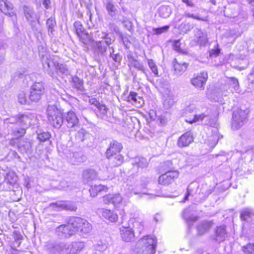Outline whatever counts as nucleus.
<instances>
[{"mask_svg": "<svg viewBox=\"0 0 254 254\" xmlns=\"http://www.w3.org/2000/svg\"><path fill=\"white\" fill-rule=\"evenodd\" d=\"M193 141L192 134L190 131H187L182 135L178 139L177 145L183 148L188 146Z\"/></svg>", "mask_w": 254, "mask_h": 254, "instance_id": "dca6fc26", "label": "nucleus"}, {"mask_svg": "<svg viewBox=\"0 0 254 254\" xmlns=\"http://www.w3.org/2000/svg\"><path fill=\"white\" fill-rule=\"evenodd\" d=\"M156 247V239L147 235L140 239L132 250L134 254H154Z\"/></svg>", "mask_w": 254, "mask_h": 254, "instance_id": "f257e3e1", "label": "nucleus"}, {"mask_svg": "<svg viewBox=\"0 0 254 254\" xmlns=\"http://www.w3.org/2000/svg\"><path fill=\"white\" fill-rule=\"evenodd\" d=\"M156 84L159 90L163 94L167 93L168 90H170L169 85L163 78L158 79L156 81Z\"/></svg>", "mask_w": 254, "mask_h": 254, "instance_id": "c9c22d12", "label": "nucleus"}, {"mask_svg": "<svg viewBox=\"0 0 254 254\" xmlns=\"http://www.w3.org/2000/svg\"><path fill=\"white\" fill-rule=\"evenodd\" d=\"M108 188L105 186L99 185L91 186L89 189V192L92 197H95L98 193L104 191L106 192Z\"/></svg>", "mask_w": 254, "mask_h": 254, "instance_id": "2f4dec72", "label": "nucleus"}, {"mask_svg": "<svg viewBox=\"0 0 254 254\" xmlns=\"http://www.w3.org/2000/svg\"><path fill=\"white\" fill-rule=\"evenodd\" d=\"M174 103V97L170 90H168L167 93H164L163 106L165 109H170Z\"/></svg>", "mask_w": 254, "mask_h": 254, "instance_id": "a878e982", "label": "nucleus"}, {"mask_svg": "<svg viewBox=\"0 0 254 254\" xmlns=\"http://www.w3.org/2000/svg\"><path fill=\"white\" fill-rule=\"evenodd\" d=\"M99 212L103 217L111 222H116L118 220L117 214L111 210L102 208L99 210Z\"/></svg>", "mask_w": 254, "mask_h": 254, "instance_id": "b1692460", "label": "nucleus"}, {"mask_svg": "<svg viewBox=\"0 0 254 254\" xmlns=\"http://www.w3.org/2000/svg\"><path fill=\"white\" fill-rule=\"evenodd\" d=\"M129 223L139 234L144 230V222L139 213H134L132 214L129 220Z\"/></svg>", "mask_w": 254, "mask_h": 254, "instance_id": "4468645a", "label": "nucleus"}, {"mask_svg": "<svg viewBox=\"0 0 254 254\" xmlns=\"http://www.w3.org/2000/svg\"><path fill=\"white\" fill-rule=\"evenodd\" d=\"M49 254H69L68 244L63 243H54L48 246Z\"/></svg>", "mask_w": 254, "mask_h": 254, "instance_id": "9d476101", "label": "nucleus"}, {"mask_svg": "<svg viewBox=\"0 0 254 254\" xmlns=\"http://www.w3.org/2000/svg\"><path fill=\"white\" fill-rule=\"evenodd\" d=\"M213 190L210 188V187L208 186L207 185H204L202 186L199 194L203 195V198L205 199L213 192Z\"/></svg>", "mask_w": 254, "mask_h": 254, "instance_id": "c03bdc74", "label": "nucleus"}, {"mask_svg": "<svg viewBox=\"0 0 254 254\" xmlns=\"http://www.w3.org/2000/svg\"><path fill=\"white\" fill-rule=\"evenodd\" d=\"M158 12L160 16L166 18L171 14V9L169 6L162 5L159 7Z\"/></svg>", "mask_w": 254, "mask_h": 254, "instance_id": "ea45409f", "label": "nucleus"}, {"mask_svg": "<svg viewBox=\"0 0 254 254\" xmlns=\"http://www.w3.org/2000/svg\"><path fill=\"white\" fill-rule=\"evenodd\" d=\"M131 64L134 67L138 70H141L147 76V73H146L142 63H141L135 60H133L131 62Z\"/></svg>", "mask_w": 254, "mask_h": 254, "instance_id": "603ef678", "label": "nucleus"}, {"mask_svg": "<svg viewBox=\"0 0 254 254\" xmlns=\"http://www.w3.org/2000/svg\"><path fill=\"white\" fill-rule=\"evenodd\" d=\"M53 207L57 209V210H66L70 211H76L77 207L72 202L66 201H60L52 204Z\"/></svg>", "mask_w": 254, "mask_h": 254, "instance_id": "a211bd4d", "label": "nucleus"}, {"mask_svg": "<svg viewBox=\"0 0 254 254\" xmlns=\"http://www.w3.org/2000/svg\"><path fill=\"white\" fill-rule=\"evenodd\" d=\"M5 180L7 181L9 184L12 185L15 184L17 181V176L15 173L13 172H9L6 174Z\"/></svg>", "mask_w": 254, "mask_h": 254, "instance_id": "de8ad7c7", "label": "nucleus"}, {"mask_svg": "<svg viewBox=\"0 0 254 254\" xmlns=\"http://www.w3.org/2000/svg\"><path fill=\"white\" fill-rule=\"evenodd\" d=\"M74 27L75 29L77 35H78L80 34H82V33L86 31L85 29L80 21H75L74 23Z\"/></svg>", "mask_w": 254, "mask_h": 254, "instance_id": "864d4df0", "label": "nucleus"}, {"mask_svg": "<svg viewBox=\"0 0 254 254\" xmlns=\"http://www.w3.org/2000/svg\"><path fill=\"white\" fill-rule=\"evenodd\" d=\"M131 164L133 166H135L138 168H144L147 167L148 161L145 158L137 157L132 159Z\"/></svg>", "mask_w": 254, "mask_h": 254, "instance_id": "7c9ffc66", "label": "nucleus"}, {"mask_svg": "<svg viewBox=\"0 0 254 254\" xmlns=\"http://www.w3.org/2000/svg\"><path fill=\"white\" fill-rule=\"evenodd\" d=\"M127 101L137 107H141L144 104L143 98L134 92H130Z\"/></svg>", "mask_w": 254, "mask_h": 254, "instance_id": "aec40b11", "label": "nucleus"}, {"mask_svg": "<svg viewBox=\"0 0 254 254\" xmlns=\"http://www.w3.org/2000/svg\"><path fill=\"white\" fill-rule=\"evenodd\" d=\"M169 28V26L166 25L159 28H153L152 29V31L153 32V34L159 35L167 31Z\"/></svg>", "mask_w": 254, "mask_h": 254, "instance_id": "bf43d9fd", "label": "nucleus"}, {"mask_svg": "<svg viewBox=\"0 0 254 254\" xmlns=\"http://www.w3.org/2000/svg\"><path fill=\"white\" fill-rule=\"evenodd\" d=\"M213 225L211 221H203L197 226V232L199 235H202L209 231Z\"/></svg>", "mask_w": 254, "mask_h": 254, "instance_id": "cd10ccee", "label": "nucleus"}, {"mask_svg": "<svg viewBox=\"0 0 254 254\" xmlns=\"http://www.w3.org/2000/svg\"><path fill=\"white\" fill-rule=\"evenodd\" d=\"M85 246L83 242H74L71 245H68V253L69 254H76L80 252L84 248Z\"/></svg>", "mask_w": 254, "mask_h": 254, "instance_id": "bb28decb", "label": "nucleus"}, {"mask_svg": "<svg viewBox=\"0 0 254 254\" xmlns=\"http://www.w3.org/2000/svg\"><path fill=\"white\" fill-rule=\"evenodd\" d=\"M56 59L57 57L56 56L48 54L46 55H42L41 57V61L44 68L52 77L55 76V73L53 69H56L57 64H58Z\"/></svg>", "mask_w": 254, "mask_h": 254, "instance_id": "423d86ee", "label": "nucleus"}, {"mask_svg": "<svg viewBox=\"0 0 254 254\" xmlns=\"http://www.w3.org/2000/svg\"><path fill=\"white\" fill-rule=\"evenodd\" d=\"M106 8L109 14L113 17L115 16L118 12L116 5L114 4L112 1L107 0L106 3Z\"/></svg>", "mask_w": 254, "mask_h": 254, "instance_id": "f704fd0d", "label": "nucleus"}, {"mask_svg": "<svg viewBox=\"0 0 254 254\" xmlns=\"http://www.w3.org/2000/svg\"><path fill=\"white\" fill-rule=\"evenodd\" d=\"M189 210H185L183 214V218L186 220V222L190 224L191 223H193L196 221L197 220L198 217L195 216H189Z\"/></svg>", "mask_w": 254, "mask_h": 254, "instance_id": "49530a36", "label": "nucleus"}, {"mask_svg": "<svg viewBox=\"0 0 254 254\" xmlns=\"http://www.w3.org/2000/svg\"><path fill=\"white\" fill-rule=\"evenodd\" d=\"M13 238L14 239V241L17 244V247H19L21 244V241L22 239V236L20 232L18 231H14L12 235Z\"/></svg>", "mask_w": 254, "mask_h": 254, "instance_id": "4d7b16f0", "label": "nucleus"}, {"mask_svg": "<svg viewBox=\"0 0 254 254\" xmlns=\"http://www.w3.org/2000/svg\"><path fill=\"white\" fill-rule=\"evenodd\" d=\"M90 136V134L83 128L80 129L75 135V138L78 141H83Z\"/></svg>", "mask_w": 254, "mask_h": 254, "instance_id": "37998d69", "label": "nucleus"}, {"mask_svg": "<svg viewBox=\"0 0 254 254\" xmlns=\"http://www.w3.org/2000/svg\"><path fill=\"white\" fill-rule=\"evenodd\" d=\"M79 40L84 44H88L90 42V37L88 34L85 31L82 34L77 35Z\"/></svg>", "mask_w": 254, "mask_h": 254, "instance_id": "6e6d98bb", "label": "nucleus"}, {"mask_svg": "<svg viewBox=\"0 0 254 254\" xmlns=\"http://www.w3.org/2000/svg\"><path fill=\"white\" fill-rule=\"evenodd\" d=\"M18 101L21 104H25L27 103L26 95L24 92L19 93L18 95Z\"/></svg>", "mask_w": 254, "mask_h": 254, "instance_id": "338daca9", "label": "nucleus"}, {"mask_svg": "<svg viewBox=\"0 0 254 254\" xmlns=\"http://www.w3.org/2000/svg\"><path fill=\"white\" fill-rule=\"evenodd\" d=\"M74 234L78 233L83 237H86L92 230V226L86 220L77 217H72Z\"/></svg>", "mask_w": 254, "mask_h": 254, "instance_id": "7ed1b4c3", "label": "nucleus"}, {"mask_svg": "<svg viewBox=\"0 0 254 254\" xmlns=\"http://www.w3.org/2000/svg\"><path fill=\"white\" fill-rule=\"evenodd\" d=\"M243 251L246 254H254V244H249L244 246Z\"/></svg>", "mask_w": 254, "mask_h": 254, "instance_id": "052dcab7", "label": "nucleus"}, {"mask_svg": "<svg viewBox=\"0 0 254 254\" xmlns=\"http://www.w3.org/2000/svg\"><path fill=\"white\" fill-rule=\"evenodd\" d=\"M72 85L79 91L83 92L84 90L83 80L77 76L72 77Z\"/></svg>", "mask_w": 254, "mask_h": 254, "instance_id": "e433bc0d", "label": "nucleus"}, {"mask_svg": "<svg viewBox=\"0 0 254 254\" xmlns=\"http://www.w3.org/2000/svg\"><path fill=\"white\" fill-rule=\"evenodd\" d=\"M173 63L174 70L177 74H181L186 71L188 67V64L187 63H179L177 62L176 59H174Z\"/></svg>", "mask_w": 254, "mask_h": 254, "instance_id": "72a5a7b5", "label": "nucleus"}, {"mask_svg": "<svg viewBox=\"0 0 254 254\" xmlns=\"http://www.w3.org/2000/svg\"><path fill=\"white\" fill-rule=\"evenodd\" d=\"M14 119L17 123H19L22 127L25 128L34 124L33 121L35 120V117L31 114H19L14 117Z\"/></svg>", "mask_w": 254, "mask_h": 254, "instance_id": "9b49d317", "label": "nucleus"}, {"mask_svg": "<svg viewBox=\"0 0 254 254\" xmlns=\"http://www.w3.org/2000/svg\"><path fill=\"white\" fill-rule=\"evenodd\" d=\"M109 49H112V52H110V57L114 62L120 63L122 59V56L119 54H114V50L112 47H109Z\"/></svg>", "mask_w": 254, "mask_h": 254, "instance_id": "5fc2aeb1", "label": "nucleus"}, {"mask_svg": "<svg viewBox=\"0 0 254 254\" xmlns=\"http://www.w3.org/2000/svg\"><path fill=\"white\" fill-rule=\"evenodd\" d=\"M87 15L88 17V20L87 21L89 28H90L94 27L97 28L100 24L101 18L99 16H98L95 18V20H94L92 14L89 10L87 11Z\"/></svg>", "mask_w": 254, "mask_h": 254, "instance_id": "c756f323", "label": "nucleus"}, {"mask_svg": "<svg viewBox=\"0 0 254 254\" xmlns=\"http://www.w3.org/2000/svg\"><path fill=\"white\" fill-rule=\"evenodd\" d=\"M205 117L206 116L204 114H201L198 115H195L192 120L186 119V121L192 124L193 123L202 121Z\"/></svg>", "mask_w": 254, "mask_h": 254, "instance_id": "13d9d810", "label": "nucleus"}, {"mask_svg": "<svg viewBox=\"0 0 254 254\" xmlns=\"http://www.w3.org/2000/svg\"><path fill=\"white\" fill-rule=\"evenodd\" d=\"M248 113V110L242 109H237L233 112L232 127L234 129H238L244 125Z\"/></svg>", "mask_w": 254, "mask_h": 254, "instance_id": "39448f33", "label": "nucleus"}, {"mask_svg": "<svg viewBox=\"0 0 254 254\" xmlns=\"http://www.w3.org/2000/svg\"><path fill=\"white\" fill-rule=\"evenodd\" d=\"M228 84L233 92L239 93L240 91L239 84L237 78L231 77L229 78Z\"/></svg>", "mask_w": 254, "mask_h": 254, "instance_id": "58836bf2", "label": "nucleus"}, {"mask_svg": "<svg viewBox=\"0 0 254 254\" xmlns=\"http://www.w3.org/2000/svg\"><path fill=\"white\" fill-rule=\"evenodd\" d=\"M46 26L48 30V34L50 36L54 35V28L56 26L55 19L53 17L48 18L46 22Z\"/></svg>", "mask_w": 254, "mask_h": 254, "instance_id": "4c0bfd02", "label": "nucleus"}, {"mask_svg": "<svg viewBox=\"0 0 254 254\" xmlns=\"http://www.w3.org/2000/svg\"><path fill=\"white\" fill-rule=\"evenodd\" d=\"M26 132V128L22 127L21 128L15 129L12 130V134L16 137H20L23 136Z\"/></svg>", "mask_w": 254, "mask_h": 254, "instance_id": "09e8293b", "label": "nucleus"}, {"mask_svg": "<svg viewBox=\"0 0 254 254\" xmlns=\"http://www.w3.org/2000/svg\"><path fill=\"white\" fill-rule=\"evenodd\" d=\"M227 236L225 226L224 225L217 227L214 230L213 239L217 242H221L224 241Z\"/></svg>", "mask_w": 254, "mask_h": 254, "instance_id": "412c9836", "label": "nucleus"}, {"mask_svg": "<svg viewBox=\"0 0 254 254\" xmlns=\"http://www.w3.org/2000/svg\"><path fill=\"white\" fill-rule=\"evenodd\" d=\"M207 78V73L205 71H202L194 75L191 80V83L196 88L200 90H203Z\"/></svg>", "mask_w": 254, "mask_h": 254, "instance_id": "f8f14e48", "label": "nucleus"}, {"mask_svg": "<svg viewBox=\"0 0 254 254\" xmlns=\"http://www.w3.org/2000/svg\"><path fill=\"white\" fill-rule=\"evenodd\" d=\"M123 146L121 143L113 140L110 142L109 146L107 149L106 152L107 158L110 159L114 155L119 154Z\"/></svg>", "mask_w": 254, "mask_h": 254, "instance_id": "2eb2a0df", "label": "nucleus"}, {"mask_svg": "<svg viewBox=\"0 0 254 254\" xmlns=\"http://www.w3.org/2000/svg\"><path fill=\"white\" fill-rule=\"evenodd\" d=\"M64 119L67 123V127L71 128L77 126L79 123V119L75 113L69 111L64 115Z\"/></svg>", "mask_w": 254, "mask_h": 254, "instance_id": "6ab92c4d", "label": "nucleus"}, {"mask_svg": "<svg viewBox=\"0 0 254 254\" xmlns=\"http://www.w3.org/2000/svg\"><path fill=\"white\" fill-rule=\"evenodd\" d=\"M109 159L111 160V162L114 167L120 166L124 162L123 156L119 153L116 154V155H114Z\"/></svg>", "mask_w": 254, "mask_h": 254, "instance_id": "79ce46f5", "label": "nucleus"}, {"mask_svg": "<svg viewBox=\"0 0 254 254\" xmlns=\"http://www.w3.org/2000/svg\"><path fill=\"white\" fill-rule=\"evenodd\" d=\"M184 16L187 17H190V18H192L197 19L198 20H201V21H206L207 18V17H200V16H199L197 15H195L194 14L191 13L188 11L185 12Z\"/></svg>", "mask_w": 254, "mask_h": 254, "instance_id": "680f3d73", "label": "nucleus"}, {"mask_svg": "<svg viewBox=\"0 0 254 254\" xmlns=\"http://www.w3.org/2000/svg\"><path fill=\"white\" fill-rule=\"evenodd\" d=\"M48 119L54 127L60 128L64 123V117L55 105L49 106L47 110Z\"/></svg>", "mask_w": 254, "mask_h": 254, "instance_id": "f03ea898", "label": "nucleus"}, {"mask_svg": "<svg viewBox=\"0 0 254 254\" xmlns=\"http://www.w3.org/2000/svg\"><path fill=\"white\" fill-rule=\"evenodd\" d=\"M122 21L125 27L126 28L128 31H130L132 29V22L127 18L123 17Z\"/></svg>", "mask_w": 254, "mask_h": 254, "instance_id": "0e129e2a", "label": "nucleus"}, {"mask_svg": "<svg viewBox=\"0 0 254 254\" xmlns=\"http://www.w3.org/2000/svg\"><path fill=\"white\" fill-rule=\"evenodd\" d=\"M93 47L97 54L103 55L107 51V46L102 41H96L93 43Z\"/></svg>", "mask_w": 254, "mask_h": 254, "instance_id": "473e14b6", "label": "nucleus"}, {"mask_svg": "<svg viewBox=\"0 0 254 254\" xmlns=\"http://www.w3.org/2000/svg\"><path fill=\"white\" fill-rule=\"evenodd\" d=\"M249 218L254 220V214L252 213L248 208L244 209L241 213V219L244 221H247Z\"/></svg>", "mask_w": 254, "mask_h": 254, "instance_id": "a18cd8bd", "label": "nucleus"}, {"mask_svg": "<svg viewBox=\"0 0 254 254\" xmlns=\"http://www.w3.org/2000/svg\"><path fill=\"white\" fill-rule=\"evenodd\" d=\"M96 173L92 169H87L82 172V179L85 183H88L96 178Z\"/></svg>", "mask_w": 254, "mask_h": 254, "instance_id": "c85d7f7f", "label": "nucleus"}, {"mask_svg": "<svg viewBox=\"0 0 254 254\" xmlns=\"http://www.w3.org/2000/svg\"><path fill=\"white\" fill-rule=\"evenodd\" d=\"M103 26L105 28H108V29L106 31H108V33L113 31L117 32L118 30V27L113 23H110L108 24H104Z\"/></svg>", "mask_w": 254, "mask_h": 254, "instance_id": "e2e57ef3", "label": "nucleus"}, {"mask_svg": "<svg viewBox=\"0 0 254 254\" xmlns=\"http://www.w3.org/2000/svg\"><path fill=\"white\" fill-rule=\"evenodd\" d=\"M13 5L11 2L7 0H0V10L5 15H8L9 16H12L14 15L12 11Z\"/></svg>", "mask_w": 254, "mask_h": 254, "instance_id": "4be33fe9", "label": "nucleus"}, {"mask_svg": "<svg viewBox=\"0 0 254 254\" xmlns=\"http://www.w3.org/2000/svg\"><path fill=\"white\" fill-rule=\"evenodd\" d=\"M55 234L60 239L69 238L75 235L72 217L69 219L66 224L57 227L55 229Z\"/></svg>", "mask_w": 254, "mask_h": 254, "instance_id": "20e7f679", "label": "nucleus"}, {"mask_svg": "<svg viewBox=\"0 0 254 254\" xmlns=\"http://www.w3.org/2000/svg\"><path fill=\"white\" fill-rule=\"evenodd\" d=\"M179 176V172L177 171H168L161 175L158 178L160 185L167 186L171 184Z\"/></svg>", "mask_w": 254, "mask_h": 254, "instance_id": "ddd939ff", "label": "nucleus"}, {"mask_svg": "<svg viewBox=\"0 0 254 254\" xmlns=\"http://www.w3.org/2000/svg\"><path fill=\"white\" fill-rule=\"evenodd\" d=\"M121 235L123 240L128 242L134 238V231L129 227H122L120 229Z\"/></svg>", "mask_w": 254, "mask_h": 254, "instance_id": "5701e85b", "label": "nucleus"}, {"mask_svg": "<svg viewBox=\"0 0 254 254\" xmlns=\"http://www.w3.org/2000/svg\"><path fill=\"white\" fill-rule=\"evenodd\" d=\"M65 154L68 161L73 165H79L86 160V156L81 151L74 148L69 149V152Z\"/></svg>", "mask_w": 254, "mask_h": 254, "instance_id": "0eeeda50", "label": "nucleus"}, {"mask_svg": "<svg viewBox=\"0 0 254 254\" xmlns=\"http://www.w3.org/2000/svg\"><path fill=\"white\" fill-rule=\"evenodd\" d=\"M195 40L196 43L200 45H204L207 42V35L205 33L203 32L200 29L195 28L194 30Z\"/></svg>", "mask_w": 254, "mask_h": 254, "instance_id": "393cba45", "label": "nucleus"}, {"mask_svg": "<svg viewBox=\"0 0 254 254\" xmlns=\"http://www.w3.org/2000/svg\"><path fill=\"white\" fill-rule=\"evenodd\" d=\"M96 109L102 115H106L108 111V108L105 105L99 104V106L96 108Z\"/></svg>", "mask_w": 254, "mask_h": 254, "instance_id": "774afa93", "label": "nucleus"}, {"mask_svg": "<svg viewBox=\"0 0 254 254\" xmlns=\"http://www.w3.org/2000/svg\"><path fill=\"white\" fill-rule=\"evenodd\" d=\"M147 64L148 65V66L151 70L152 72L153 73L155 76H158V68L157 67V65H156L155 63L154 62V61L152 59L148 60L147 61Z\"/></svg>", "mask_w": 254, "mask_h": 254, "instance_id": "8fccbe9b", "label": "nucleus"}, {"mask_svg": "<svg viewBox=\"0 0 254 254\" xmlns=\"http://www.w3.org/2000/svg\"><path fill=\"white\" fill-rule=\"evenodd\" d=\"M108 35V31H105V32H103L101 37V38H105V41H103L104 43V44H106V45L109 46L112 44L113 40L111 38L108 37H107Z\"/></svg>", "mask_w": 254, "mask_h": 254, "instance_id": "69168bd1", "label": "nucleus"}, {"mask_svg": "<svg viewBox=\"0 0 254 254\" xmlns=\"http://www.w3.org/2000/svg\"><path fill=\"white\" fill-rule=\"evenodd\" d=\"M24 11L26 20L30 25L32 30L35 32L38 31V28L37 25L39 22V20L34 9L27 6H24Z\"/></svg>", "mask_w": 254, "mask_h": 254, "instance_id": "1a4fd4ad", "label": "nucleus"}, {"mask_svg": "<svg viewBox=\"0 0 254 254\" xmlns=\"http://www.w3.org/2000/svg\"><path fill=\"white\" fill-rule=\"evenodd\" d=\"M123 200L122 196L119 193L108 194L103 197L105 204L112 203L115 206L120 204Z\"/></svg>", "mask_w": 254, "mask_h": 254, "instance_id": "f3484780", "label": "nucleus"}, {"mask_svg": "<svg viewBox=\"0 0 254 254\" xmlns=\"http://www.w3.org/2000/svg\"><path fill=\"white\" fill-rule=\"evenodd\" d=\"M51 135L48 132H44V131H40L37 133V138L41 142H44L48 139H49Z\"/></svg>", "mask_w": 254, "mask_h": 254, "instance_id": "3c124183", "label": "nucleus"}, {"mask_svg": "<svg viewBox=\"0 0 254 254\" xmlns=\"http://www.w3.org/2000/svg\"><path fill=\"white\" fill-rule=\"evenodd\" d=\"M45 93L44 83L42 82L34 83L31 86L29 99L33 102H37Z\"/></svg>", "mask_w": 254, "mask_h": 254, "instance_id": "6e6552de", "label": "nucleus"}, {"mask_svg": "<svg viewBox=\"0 0 254 254\" xmlns=\"http://www.w3.org/2000/svg\"><path fill=\"white\" fill-rule=\"evenodd\" d=\"M55 70L59 75L62 74L68 75L69 73L67 65L62 64H57Z\"/></svg>", "mask_w": 254, "mask_h": 254, "instance_id": "a19ab883", "label": "nucleus"}]
</instances>
